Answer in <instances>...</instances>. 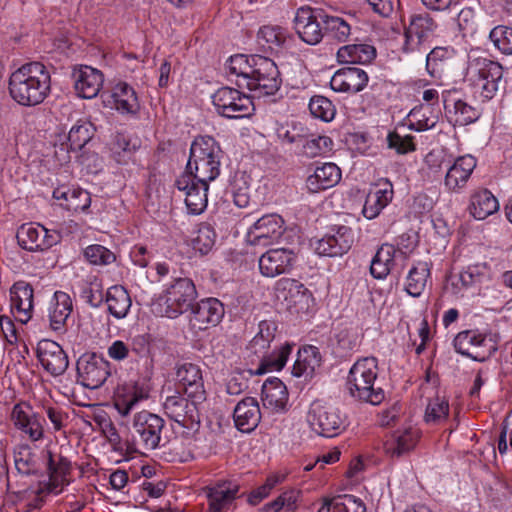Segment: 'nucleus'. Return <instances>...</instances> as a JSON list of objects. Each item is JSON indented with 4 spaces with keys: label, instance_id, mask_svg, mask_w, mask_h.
Instances as JSON below:
<instances>
[{
    "label": "nucleus",
    "instance_id": "obj_1",
    "mask_svg": "<svg viewBox=\"0 0 512 512\" xmlns=\"http://www.w3.org/2000/svg\"><path fill=\"white\" fill-rule=\"evenodd\" d=\"M49 71L40 62H30L14 71L9 79V92L22 106L42 103L50 92Z\"/></svg>",
    "mask_w": 512,
    "mask_h": 512
},
{
    "label": "nucleus",
    "instance_id": "obj_2",
    "mask_svg": "<svg viewBox=\"0 0 512 512\" xmlns=\"http://www.w3.org/2000/svg\"><path fill=\"white\" fill-rule=\"evenodd\" d=\"M221 149L210 136L197 137L191 144L187 173L197 181L210 182L220 173Z\"/></svg>",
    "mask_w": 512,
    "mask_h": 512
},
{
    "label": "nucleus",
    "instance_id": "obj_3",
    "mask_svg": "<svg viewBox=\"0 0 512 512\" xmlns=\"http://www.w3.org/2000/svg\"><path fill=\"white\" fill-rule=\"evenodd\" d=\"M377 379V360L374 357H367L358 360L351 367L347 376V388L349 394L363 402L372 405L380 404L385 393L381 387L375 386Z\"/></svg>",
    "mask_w": 512,
    "mask_h": 512
},
{
    "label": "nucleus",
    "instance_id": "obj_4",
    "mask_svg": "<svg viewBox=\"0 0 512 512\" xmlns=\"http://www.w3.org/2000/svg\"><path fill=\"white\" fill-rule=\"evenodd\" d=\"M196 298L197 290L193 281L189 278H177L158 299L157 313L168 318H176L191 310Z\"/></svg>",
    "mask_w": 512,
    "mask_h": 512
},
{
    "label": "nucleus",
    "instance_id": "obj_5",
    "mask_svg": "<svg viewBox=\"0 0 512 512\" xmlns=\"http://www.w3.org/2000/svg\"><path fill=\"white\" fill-rule=\"evenodd\" d=\"M282 79L276 63L261 55H252V69L244 87L258 97L274 95L281 87Z\"/></svg>",
    "mask_w": 512,
    "mask_h": 512
},
{
    "label": "nucleus",
    "instance_id": "obj_6",
    "mask_svg": "<svg viewBox=\"0 0 512 512\" xmlns=\"http://www.w3.org/2000/svg\"><path fill=\"white\" fill-rule=\"evenodd\" d=\"M468 73L474 84L481 88V96L486 100L505 90L503 67L498 62L486 58L474 59L469 64Z\"/></svg>",
    "mask_w": 512,
    "mask_h": 512
},
{
    "label": "nucleus",
    "instance_id": "obj_7",
    "mask_svg": "<svg viewBox=\"0 0 512 512\" xmlns=\"http://www.w3.org/2000/svg\"><path fill=\"white\" fill-rule=\"evenodd\" d=\"M212 102L219 115L229 119L249 117L254 111L251 98L231 87H221L212 95Z\"/></svg>",
    "mask_w": 512,
    "mask_h": 512
},
{
    "label": "nucleus",
    "instance_id": "obj_8",
    "mask_svg": "<svg viewBox=\"0 0 512 512\" xmlns=\"http://www.w3.org/2000/svg\"><path fill=\"white\" fill-rule=\"evenodd\" d=\"M325 20L326 12L323 9L302 6L296 11L294 29L303 42L316 45L324 38Z\"/></svg>",
    "mask_w": 512,
    "mask_h": 512
},
{
    "label": "nucleus",
    "instance_id": "obj_9",
    "mask_svg": "<svg viewBox=\"0 0 512 512\" xmlns=\"http://www.w3.org/2000/svg\"><path fill=\"white\" fill-rule=\"evenodd\" d=\"M311 429L323 437H334L344 428V419L336 408L315 401L307 413Z\"/></svg>",
    "mask_w": 512,
    "mask_h": 512
},
{
    "label": "nucleus",
    "instance_id": "obj_10",
    "mask_svg": "<svg viewBox=\"0 0 512 512\" xmlns=\"http://www.w3.org/2000/svg\"><path fill=\"white\" fill-rule=\"evenodd\" d=\"M110 374V363L102 355L85 353L77 360V376L86 388L101 387Z\"/></svg>",
    "mask_w": 512,
    "mask_h": 512
},
{
    "label": "nucleus",
    "instance_id": "obj_11",
    "mask_svg": "<svg viewBox=\"0 0 512 512\" xmlns=\"http://www.w3.org/2000/svg\"><path fill=\"white\" fill-rule=\"evenodd\" d=\"M164 420L160 416L147 410L134 415L132 423V436L139 441L144 449L152 450L158 447Z\"/></svg>",
    "mask_w": 512,
    "mask_h": 512
},
{
    "label": "nucleus",
    "instance_id": "obj_12",
    "mask_svg": "<svg viewBox=\"0 0 512 512\" xmlns=\"http://www.w3.org/2000/svg\"><path fill=\"white\" fill-rule=\"evenodd\" d=\"M437 23L429 13H415L410 16L409 25L405 27L404 52L420 50L421 46L435 35Z\"/></svg>",
    "mask_w": 512,
    "mask_h": 512
},
{
    "label": "nucleus",
    "instance_id": "obj_13",
    "mask_svg": "<svg viewBox=\"0 0 512 512\" xmlns=\"http://www.w3.org/2000/svg\"><path fill=\"white\" fill-rule=\"evenodd\" d=\"M201 403L178 394L166 398L164 410L171 420L187 429H194L200 424L198 405Z\"/></svg>",
    "mask_w": 512,
    "mask_h": 512
},
{
    "label": "nucleus",
    "instance_id": "obj_14",
    "mask_svg": "<svg viewBox=\"0 0 512 512\" xmlns=\"http://www.w3.org/2000/svg\"><path fill=\"white\" fill-rule=\"evenodd\" d=\"M283 225L284 220L280 215H264L248 229L246 240L250 245L267 246L280 238Z\"/></svg>",
    "mask_w": 512,
    "mask_h": 512
},
{
    "label": "nucleus",
    "instance_id": "obj_15",
    "mask_svg": "<svg viewBox=\"0 0 512 512\" xmlns=\"http://www.w3.org/2000/svg\"><path fill=\"white\" fill-rule=\"evenodd\" d=\"M224 313V305L218 299H202L192 306L189 323L193 330L203 331L216 326Z\"/></svg>",
    "mask_w": 512,
    "mask_h": 512
},
{
    "label": "nucleus",
    "instance_id": "obj_16",
    "mask_svg": "<svg viewBox=\"0 0 512 512\" xmlns=\"http://www.w3.org/2000/svg\"><path fill=\"white\" fill-rule=\"evenodd\" d=\"M185 192V204L191 214H201L207 207L208 182L197 181L191 175H181L175 182Z\"/></svg>",
    "mask_w": 512,
    "mask_h": 512
},
{
    "label": "nucleus",
    "instance_id": "obj_17",
    "mask_svg": "<svg viewBox=\"0 0 512 512\" xmlns=\"http://www.w3.org/2000/svg\"><path fill=\"white\" fill-rule=\"evenodd\" d=\"M176 379L178 389L184 392L188 398H195L196 402L206 399L202 371L193 363H184L177 368Z\"/></svg>",
    "mask_w": 512,
    "mask_h": 512
},
{
    "label": "nucleus",
    "instance_id": "obj_18",
    "mask_svg": "<svg viewBox=\"0 0 512 512\" xmlns=\"http://www.w3.org/2000/svg\"><path fill=\"white\" fill-rule=\"evenodd\" d=\"M295 260L293 251L285 248L270 249L259 258V271L262 276L274 278L290 272Z\"/></svg>",
    "mask_w": 512,
    "mask_h": 512
},
{
    "label": "nucleus",
    "instance_id": "obj_19",
    "mask_svg": "<svg viewBox=\"0 0 512 512\" xmlns=\"http://www.w3.org/2000/svg\"><path fill=\"white\" fill-rule=\"evenodd\" d=\"M37 357L42 367L53 376L62 375L68 368V357L55 341H40L37 347Z\"/></svg>",
    "mask_w": 512,
    "mask_h": 512
},
{
    "label": "nucleus",
    "instance_id": "obj_20",
    "mask_svg": "<svg viewBox=\"0 0 512 512\" xmlns=\"http://www.w3.org/2000/svg\"><path fill=\"white\" fill-rule=\"evenodd\" d=\"M353 242L354 236L352 229L347 226H339L335 233L327 234L317 241L315 251L322 256H341L349 251Z\"/></svg>",
    "mask_w": 512,
    "mask_h": 512
},
{
    "label": "nucleus",
    "instance_id": "obj_21",
    "mask_svg": "<svg viewBox=\"0 0 512 512\" xmlns=\"http://www.w3.org/2000/svg\"><path fill=\"white\" fill-rule=\"evenodd\" d=\"M75 90L79 96L86 99L94 98L103 85V74L91 66L81 65L72 73Z\"/></svg>",
    "mask_w": 512,
    "mask_h": 512
},
{
    "label": "nucleus",
    "instance_id": "obj_22",
    "mask_svg": "<svg viewBox=\"0 0 512 512\" xmlns=\"http://www.w3.org/2000/svg\"><path fill=\"white\" fill-rule=\"evenodd\" d=\"M368 80V75L363 69L345 67L335 72L330 80V86L337 92L357 93L367 86Z\"/></svg>",
    "mask_w": 512,
    "mask_h": 512
},
{
    "label": "nucleus",
    "instance_id": "obj_23",
    "mask_svg": "<svg viewBox=\"0 0 512 512\" xmlns=\"http://www.w3.org/2000/svg\"><path fill=\"white\" fill-rule=\"evenodd\" d=\"M33 288L25 281H17L10 288V300L12 311L19 315L22 323H27L32 317Z\"/></svg>",
    "mask_w": 512,
    "mask_h": 512
},
{
    "label": "nucleus",
    "instance_id": "obj_24",
    "mask_svg": "<svg viewBox=\"0 0 512 512\" xmlns=\"http://www.w3.org/2000/svg\"><path fill=\"white\" fill-rule=\"evenodd\" d=\"M420 439V431L414 427L396 430L384 444L387 454L391 457H401L410 453Z\"/></svg>",
    "mask_w": 512,
    "mask_h": 512
},
{
    "label": "nucleus",
    "instance_id": "obj_25",
    "mask_svg": "<svg viewBox=\"0 0 512 512\" xmlns=\"http://www.w3.org/2000/svg\"><path fill=\"white\" fill-rule=\"evenodd\" d=\"M490 279L488 267L485 264L468 266L458 275L450 277L452 293L458 295L463 289L474 288Z\"/></svg>",
    "mask_w": 512,
    "mask_h": 512
},
{
    "label": "nucleus",
    "instance_id": "obj_26",
    "mask_svg": "<svg viewBox=\"0 0 512 512\" xmlns=\"http://www.w3.org/2000/svg\"><path fill=\"white\" fill-rule=\"evenodd\" d=\"M261 400L263 407L272 412L285 410L288 402L285 384L279 378H268L262 385Z\"/></svg>",
    "mask_w": 512,
    "mask_h": 512
},
{
    "label": "nucleus",
    "instance_id": "obj_27",
    "mask_svg": "<svg viewBox=\"0 0 512 512\" xmlns=\"http://www.w3.org/2000/svg\"><path fill=\"white\" fill-rule=\"evenodd\" d=\"M233 418L236 427L242 432H251L259 424L261 412L257 400L253 397L242 399L235 407Z\"/></svg>",
    "mask_w": 512,
    "mask_h": 512
},
{
    "label": "nucleus",
    "instance_id": "obj_28",
    "mask_svg": "<svg viewBox=\"0 0 512 512\" xmlns=\"http://www.w3.org/2000/svg\"><path fill=\"white\" fill-rule=\"evenodd\" d=\"M147 397L148 393L143 387L136 383H125L116 389L113 404L118 413L125 417L139 401Z\"/></svg>",
    "mask_w": 512,
    "mask_h": 512
},
{
    "label": "nucleus",
    "instance_id": "obj_29",
    "mask_svg": "<svg viewBox=\"0 0 512 512\" xmlns=\"http://www.w3.org/2000/svg\"><path fill=\"white\" fill-rule=\"evenodd\" d=\"M476 165L477 160L472 155L459 156L446 172L445 186L452 191L464 187Z\"/></svg>",
    "mask_w": 512,
    "mask_h": 512
},
{
    "label": "nucleus",
    "instance_id": "obj_30",
    "mask_svg": "<svg viewBox=\"0 0 512 512\" xmlns=\"http://www.w3.org/2000/svg\"><path fill=\"white\" fill-rule=\"evenodd\" d=\"M341 179V170L334 163H324L315 169L314 173L308 176L306 186L311 193L335 186Z\"/></svg>",
    "mask_w": 512,
    "mask_h": 512
},
{
    "label": "nucleus",
    "instance_id": "obj_31",
    "mask_svg": "<svg viewBox=\"0 0 512 512\" xmlns=\"http://www.w3.org/2000/svg\"><path fill=\"white\" fill-rule=\"evenodd\" d=\"M54 302L49 309L50 327L57 333L66 331V321L70 316L73 305L70 296L62 291L54 293Z\"/></svg>",
    "mask_w": 512,
    "mask_h": 512
},
{
    "label": "nucleus",
    "instance_id": "obj_32",
    "mask_svg": "<svg viewBox=\"0 0 512 512\" xmlns=\"http://www.w3.org/2000/svg\"><path fill=\"white\" fill-rule=\"evenodd\" d=\"M453 343L454 348L458 353L476 361H484L486 357L491 354L490 349L486 355H481L479 352L475 351L477 348L485 346L486 337L482 334H477L474 331L467 330L458 333Z\"/></svg>",
    "mask_w": 512,
    "mask_h": 512
},
{
    "label": "nucleus",
    "instance_id": "obj_33",
    "mask_svg": "<svg viewBox=\"0 0 512 512\" xmlns=\"http://www.w3.org/2000/svg\"><path fill=\"white\" fill-rule=\"evenodd\" d=\"M238 485L232 482L218 483L208 488V501L210 512H225L232 501L236 498Z\"/></svg>",
    "mask_w": 512,
    "mask_h": 512
},
{
    "label": "nucleus",
    "instance_id": "obj_34",
    "mask_svg": "<svg viewBox=\"0 0 512 512\" xmlns=\"http://www.w3.org/2000/svg\"><path fill=\"white\" fill-rule=\"evenodd\" d=\"M444 109L446 118L454 126L468 125L479 117L478 111L461 99L452 102L445 99Z\"/></svg>",
    "mask_w": 512,
    "mask_h": 512
},
{
    "label": "nucleus",
    "instance_id": "obj_35",
    "mask_svg": "<svg viewBox=\"0 0 512 512\" xmlns=\"http://www.w3.org/2000/svg\"><path fill=\"white\" fill-rule=\"evenodd\" d=\"M393 187L389 180H386L383 187L370 192L365 200L362 213L365 218L371 220L376 218L393 198Z\"/></svg>",
    "mask_w": 512,
    "mask_h": 512
},
{
    "label": "nucleus",
    "instance_id": "obj_36",
    "mask_svg": "<svg viewBox=\"0 0 512 512\" xmlns=\"http://www.w3.org/2000/svg\"><path fill=\"white\" fill-rule=\"evenodd\" d=\"M498 209V200L489 190L481 189L471 195L469 211L475 219L484 220Z\"/></svg>",
    "mask_w": 512,
    "mask_h": 512
},
{
    "label": "nucleus",
    "instance_id": "obj_37",
    "mask_svg": "<svg viewBox=\"0 0 512 512\" xmlns=\"http://www.w3.org/2000/svg\"><path fill=\"white\" fill-rule=\"evenodd\" d=\"M105 302L109 313L116 319L125 318L132 305L128 291L121 285L112 286L107 290Z\"/></svg>",
    "mask_w": 512,
    "mask_h": 512
},
{
    "label": "nucleus",
    "instance_id": "obj_38",
    "mask_svg": "<svg viewBox=\"0 0 512 512\" xmlns=\"http://www.w3.org/2000/svg\"><path fill=\"white\" fill-rule=\"evenodd\" d=\"M376 57V49L368 44H350L337 51L340 63L368 64Z\"/></svg>",
    "mask_w": 512,
    "mask_h": 512
},
{
    "label": "nucleus",
    "instance_id": "obj_39",
    "mask_svg": "<svg viewBox=\"0 0 512 512\" xmlns=\"http://www.w3.org/2000/svg\"><path fill=\"white\" fill-rule=\"evenodd\" d=\"M321 365V356L314 346L304 347L298 351L297 360L292 373L296 377H312L315 370Z\"/></svg>",
    "mask_w": 512,
    "mask_h": 512
},
{
    "label": "nucleus",
    "instance_id": "obj_40",
    "mask_svg": "<svg viewBox=\"0 0 512 512\" xmlns=\"http://www.w3.org/2000/svg\"><path fill=\"white\" fill-rule=\"evenodd\" d=\"M396 249L391 244H383L374 255L370 273L376 279H384L391 271L394 265Z\"/></svg>",
    "mask_w": 512,
    "mask_h": 512
},
{
    "label": "nucleus",
    "instance_id": "obj_41",
    "mask_svg": "<svg viewBox=\"0 0 512 512\" xmlns=\"http://www.w3.org/2000/svg\"><path fill=\"white\" fill-rule=\"evenodd\" d=\"M430 267V263L419 261L410 269L405 286L409 295L419 297L422 294L430 277Z\"/></svg>",
    "mask_w": 512,
    "mask_h": 512
},
{
    "label": "nucleus",
    "instance_id": "obj_42",
    "mask_svg": "<svg viewBox=\"0 0 512 512\" xmlns=\"http://www.w3.org/2000/svg\"><path fill=\"white\" fill-rule=\"evenodd\" d=\"M12 420L14 425L28 434L31 440L37 441L43 437V427L40 419L36 415H27L19 405L13 408Z\"/></svg>",
    "mask_w": 512,
    "mask_h": 512
},
{
    "label": "nucleus",
    "instance_id": "obj_43",
    "mask_svg": "<svg viewBox=\"0 0 512 512\" xmlns=\"http://www.w3.org/2000/svg\"><path fill=\"white\" fill-rule=\"evenodd\" d=\"M115 108L122 113H136L139 109V102L134 89L127 83H118L113 94Z\"/></svg>",
    "mask_w": 512,
    "mask_h": 512
},
{
    "label": "nucleus",
    "instance_id": "obj_44",
    "mask_svg": "<svg viewBox=\"0 0 512 512\" xmlns=\"http://www.w3.org/2000/svg\"><path fill=\"white\" fill-rule=\"evenodd\" d=\"M275 292L278 298H283L290 305L296 304L306 297L308 289L298 280L281 278L275 283Z\"/></svg>",
    "mask_w": 512,
    "mask_h": 512
},
{
    "label": "nucleus",
    "instance_id": "obj_45",
    "mask_svg": "<svg viewBox=\"0 0 512 512\" xmlns=\"http://www.w3.org/2000/svg\"><path fill=\"white\" fill-rule=\"evenodd\" d=\"M42 233H45L43 226H34L32 223L22 224L16 233L18 244L25 250H41L43 242Z\"/></svg>",
    "mask_w": 512,
    "mask_h": 512
},
{
    "label": "nucleus",
    "instance_id": "obj_46",
    "mask_svg": "<svg viewBox=\"0 0 512 512\" xmlns=\"http://www.w3.org/2000/svg\"><path fill=\"white\" fill-rule=\"evenodd\" d=\"M451 53L445 47H435L426 57V69L430 76L441 78L444 71L449 67Z\"/></svg>",
    "mask_w": 512,
    "mask_h": 512
},
{
    "label": "nucleus",
    "instance_id": "obj_47",
    "mask_svg": "<svg viewBox=\"0 0 512 512\" xmlns=\"http://www.w3.org/2000/svg\"><path fill=\"white\" fill-rule=\"evenodd\" d=\"M95 127L91 122L78 121L69 131L68 142L73 151L81 150L93 137Z\"/></svg>",
    "mask_w": 512,
    "mask_h": 512
},
{
    "label": "nucleus",
    "instance_id": "obj_48",
    "mask_svg": "<svg viewBox=\"0 0 512 512\" xmlns=\"http://www.w3.org/2000/svg\"><path fill=\"white\" fill-rule=\"evenodd\" d=\"M291 351L292 345L285 343L279 348L277 352H274L268 356H263L259 367L255 371V374L262 375L267 371L281 370L285 366Z\"/></svg>",
    "mask_w": 512,
    "mask_h": 512
},
{
    "label": "nucleus",
    "instance_id": "obj_49",
    "mask_svg": "<svg viewBox=\"0 0 512 512\" xmlns=\"http://www.w3.org/2000/svg\"><path fill=\"white\" fill-rule=\"evenodd\" d=\"M350 34L351 27L346 20L326 13L324 37L337 42H346Z\"/></svg>",
    "mask_w": 512,
    "mask_h": 512
},
{
    "label": "nucleus",
    "instance_id": "obj_50",
    "mask_svg": "<svg viewBox=\"0 0 512 512\" xmlns=\"http://www.w3.org/2000/svg\"><path fill=\"white\" fill-rule=\"evenodd\" d=\"M251 69L252 55L247 56L244 54H237L231 56L227 64V70L229 74H233L238 77L236 83L240 88H243L245 86L246 81L249 78Z\"/></svg>",
    "mask_w": 512,
    "mask_h": 512
},
{
    "label": "nucleus",
    "instance_id": "obj_51",
    "mask_svg": "<svg viewBox=\"0 0 512 512\" xmlns=\"http://www.w3.org/2000/svg\"><path fill=\"white\" fill-rule=\"evenodd\" d=\"M16 470L23 475H39L36 455L28 446H20L14 455Z\"/></svg>",
    "mask_w": 512,
    "mask_h": 512
},
{
    "label": "nucleus",
    "instance_id": "obj_52",
    "mask_svg": "<svg viewBox=\"0 0 512 512\" xmlns=\"http://www.w3.org/2000/svg\"><path fill=\"white\" fill-rule=\"evenodd\" d=\"M302 145V154L308 158H314L329 152L332 149V140L327 136L305 138Z\"/></svg>",
    "mask_w": 512,
    "mask_h": 512
},
{
    "label": "nucleus",
    "instance_id": "obj_53",
    "mask_svg": "<svg viewBox=\"0 0 512 512\" xmlns=\"http://www.w3.org/2000/svg\"><path fill=\"white\" fill-rule=\"evenodd\" d=\"M309 110L312 116L322 121H331L336 113L332 102L324 96H313L309 102Z\"/></svg>",
    "mask_w": 512,
    "mask_h": 512
},
{
    "label": "nucleus",
    "instance_id": "obj_54",
    "mask_svg": "<svg viewBox=\"0 0 512 512\" xmlns=\"http://www.w3.org/2000/svg\"><path fill=\"white\" fill-rule=\"evenodd\" d=\"M216 234L214 229L206 223L199 226L197 235L192 241L193 249L201 254H207L214 246Z\"/></svg>",
    "mask_w": 512,
    "mask_h": 512
},
{
    "label": "nucleus",
    "instance_id": "obj_55",
    "mask_svg": "<svg viewBox=\"0 0 512 512\" xmlns=\"http://www.w3.org/2000/svg\"><path fill=\"white\" fill-rule=\"evenodd\" d=\"M449 412V403L439 396L431 399L426 407L425 421L427 423H440L445 420Z\"/></svg>",
    "mask_w": 512,
    "mask_h": 512
},
{
    "label": "nucleus",
    "instance_id": "obj_56",
    "mask_svg": "<svg viewBox=\"0 0 512 512\" xmlns=\"http://www.w3.org/2000/svg\"><path fill=\"white\" fill-rule=\"evenodd\" d=\"M489 38L503 54L512 55V28L499 25L491 30Z\"/></svg>",
    "mask_w": 512,
    "mask_h": 512
},
{
    "label": "nucleus",
    "instance_id": "obj_57",
    "mask_svg": "<svg viewBox=\"0 0 512 512\" xmlns=\"http://www.w3.org/2000/svg\"><path fill=\"white\" fill-rule=\"evenodd\" d=\"M136 150V145L130 144V141L123 134H117L112 143L111 151L115 161L119 164H126Z\"/></svg>",
    "mask_w": 512,
    "mask_h": 512
},
{
    "label": "nucleus",
    "instance_id": "obj_58",
    "mask_svg": "<svg viewBox=\"0 0 512 512\" xmlns=\"http://www.w3.org/2000/svg\"><path fill=\"white\" fill-rule=\"evenodd\" d=\"M47 471L48 474L59 476L63 485L70 484L68 475L71 472V462L66 457L60 456L58 461L55 462L53 453L47 451Z\"/></svg>",
    "mask_w": 512,
    "mask_h": 512
},
{
    "label": "nucleus",
    "instance_id": "obj_59",
    "mask_svg": "<svg viewBox=\"0 0 512 512\" xmlns=\"http://www.w3.org/2000/svg\"><path fill=\"white\" fill-rule=\"evenodd\" d=\"M258 39L264 40L270 49L281 47L287 40V31L280 26H264L258 32Z\"/></svg>",
    "mask_w": 512,
    "mask_h": 512
},
{
    "label": "nucleus",
    "instance_id": "obj_60",
    "mask_svg": "<svg viewBox=\"0 0 512 512\" xmlns=\"http://www.w3.org/2000/svg\"><path fill=\"white\" fill-rule=\"evenodd\" d=\"M298 492L289 490L283 492L274 501L265 505L266 512L293 511L296 507Z\"/></svg>",
    "mask_w": 512,
    "mask_h": 512
},
{
    "label": "nucleus",
    "instance_id": "obj_61",
    "mask_svg": "<svg viewBox=\"0 0 512 512\" xmlns=\"http://www.w3.org/2000/svg\"><path fill=\"white\" fill-rule=\"evenodd\" d=\"M86 259L94 265H108L115 261V255L102 245L94 244L84 250Z\"/></svg>",
    "mask_w": 512,
    "mask_h": 512
},
{
    "label": "nucleus",
    "instance_id": "obj_62",
    "mask_svg": "<svg viewBox=\"0 0 512 512\" xmlns=\"http://www.w3.org/2000/svg\"><path fill=\"white\" fill-rule=\"evenodd\" d=\"M413 136L401 135L397 130L389 132L387 136L388 148L394 149L398 154H406L416 149Z\"/></svg>",
    "mask_w": 512,
    "mask_h": 512
},
{
    "label": "nucleus",
    "instance_id": "obj_63",
    "mask_svg": "<svg viewBox=\"0 0 512 512\" xmlns=\"http://www.w3.org/2000/svg\"><path fill=\"white\" fill-rule=\"evenodd\" d=\"M69 204H64L67 210L70 211H85L91 204V197L89 192L80 188H72L70 190Z\"/></svg>",
    "mask_w": 512,
    "mask_h": 512
},
{
    "label": "nucleus",
    "instance_id": "obj_64",
    "mask_svg": "<svg viewBox=\"0 0 512 512\" xmlns=\"http://www.w3.org/2000/svg\"><path fill=\"white\" fill-rule=\"evenodd\" d=\"M340 512H366L365 504L353 495H338Z\"/></svg>",
    "mask_w": 512,
    "mask_h": 512
}]
</instances>
